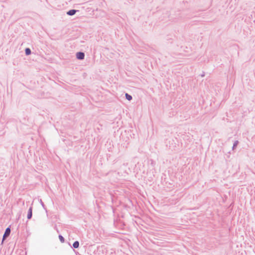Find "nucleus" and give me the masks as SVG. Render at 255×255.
<instances>
[{
  "label": "nucleus",
  "instance_id": "obj_9",
  "mask_svg": "<svg viewBox=\"0 0 255 255\" xmlns=\"http://www.w3.org/2000/svg\"><path fill=\"white\" fill-rule=\"evenodd\" d=\"M239 143V141L238 140H236L234 144H233V146L232 147V149L234 150L236 147L238 145Z\"/></svg>",
  "mask_w": 255,
  "mask_h": 255
},
{
  "label": "nucleus",
  "instance_id": "obj_7",
  "mask_svg": "<svg viewBox=\"0 0 255 255\" xmlns=\"http://www.w3.org/2000/svg\"><path fill=\"white\" fill-rule=\"evenodd\" d=\"M125 97L126 99L128 101H131L132 99V96L128 93H126Z\"/></svg>",
  "mask_w": 255,
  "mask_h": 255
},
{
  "label": "nucleus",
  "instance_id": "obj_2",
  "mask_svg": "<svg viewBox=\"0 0 255 255\" xmlns=\"http://www.w3.org/2000/svg\"><path fill=\"white\" fill-rule=\"evenodd\" d=\"M76 55L77 59L78 60H83L85 58V53L83 52H78Z\"/></svg>",
  "mask_w": 255,
  "mask_h": 255
},
{
  "label": "nucleus",
  "instance_id": "obj_3",
  "mask_svg": "<svg viewBox=\"0 0 255 255\" xmlns=\"http://www.w3.org/2000/svg\"><path fill=\"white\" fill-rule=\"evenodd\" d=\"M32 216V207H30L29 208L28 211L27 218L28 220H29V219H31Z\"/></svg>",
  "mask_w": 255,
  "mask_h": 255
},
{
  "label": "nucleus",
  "instance_id": "obj_4",
  "mask_svg": "<svg viewBox=\"0 0 255 255\" xmlns=\"http://www.w3.org/2000/svg\"><path fill=\"white\" fill-rule=\"evenodd\" d=\"M77 11H78V10H76V9H70L69 10H68L67 12V14L68 15H70V16H72V15H74L76 12Z\"/></svg>",
  "mask_w": 255,
  "mask_h": 255
},
{
  "label": "nucleus",
  "instance_id": "obj_11",
  "mask_svg": "<svg viewBox=\"0 0 255 255\" xmlns=\"http://www.w3.org/2000/svg\"><path fill=\"white\" fill-rule=\"evenodd\" d=\"M201 77H204L205 76V74L204 73H203L202 74H201Z\"/></svg>",
  "mask_w": 255,
  "mask_h": 255
},
{
  "label": "nucleus",
  "instance_id": "obj_10",
  "mask_svg": "<svg viewBox=\"0 0 255 255\" xmlns=\"http://www.w3.org/2000/svg\"><path fill=\"white\" fill-rule=\"evenodd\" d=\"M40 203H41V205L42 206V207H43V208H45V205H44V203H43V202L42 201V200H40Z\"/></svg>",
  "mask_w": 255,
  "mask_h": 255
},
{
  "label": "nucleus",
  "instance_id": "obj_8",
  "mask_svg": "<svg viewBox=\"0 0 255 255\" xmlns=\"http://www.w3.org/2000/svg\"><path fill=\"white\" fill-rule=\"evenodd\" d=\"M58 237H59V240L60 241V242L61 243H64V242L65 239H64V238L62 235H59Z\"/></svg>",
  "mask_w": 255,
  "mask_h": 255
},
{
  "label": "nucleus",
  "instance_id": "obj_6",
  "mask_svg": "<svg viewBox=\"0 0 255 255\" xmlns=\"http://www.w3.org/2000/svg\"><path fill=\"white\" fill-rule=\"evenodd\" d=\"M31 51L29 48H26L25 49V53L26 55H29L31 54Z\"/></svg>",
  "mask_w": 255,
  "mask_h": 255
},
{
  "label": "nucleus",
  "instance_id": "obj_5",
  "mask_svg": "<svg viewBox=\"0 0 255 255\" xmlns=\"http://www.w3.org/2000/svg\"><path fill=\"white\" fill-rule=\"evenodd\" d=\"M79 247V242L78 241H75L73 244V247L75 249H77Z\"/></svg>",
  "mask_w": 255,
  "mask_h": 255
},
{
  "label": "nucleus",
  "instance_id": "obj_1",
  "mask_svg": "<svg viewBox=\"0 0 255 255\" xmlns=\"http://www.w3.org/2000/svg\"><path fill=\"white\" fill-rule=\"evenodd\" d=\"M10 231H11V230H10V226L7 227L5 229L4 233L2 237V241L5 240L9 236V235L10 234Z\"/></svg>",
  "mask_w": 255,
  "mask_h": 255
}]
</instances>
